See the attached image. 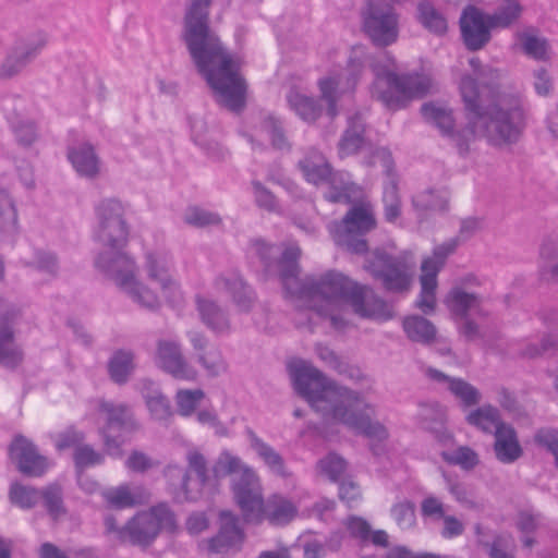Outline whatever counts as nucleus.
Masks as SVG:
<instances>
[{
	"label": "nucleus",
	"instance_id": "27",
	"mask_svg": "<svg viewBox=\"0 0 558 558\" xmlns=\"http://www.w3.org/2000/svg\"><path fill=\"white\" fill-rule=\"evenodd\" d=\"M515 46L527 57L536 61H547L551 51L548 41L534 28H524L514 34Z\"/></svg>",
	"mask_w": 558,
	"mask_h": 558
},
{
	"label": "nucleus",
	"instance_id": "9",
	"mask_svg": "<svg viewBox=\"0 0 558 558\" xmlns=\"http://www.w3.org/2000/svg\"><path fill=\"white\" fill-rule=\"evenodd\" d=\"M104 524L111 538L138 546L150 545L161 531H178L174 514L163 504L138 512L124 526H119L113 515H107Z\"/></svg>",
	"mask_w": 558,
	"mask_h": 558
},
{
	"label": "nucleus",
	"instance_id": "53",
	"mask_svg": "<svg viewBox=\"0 0 558 558\" xmlns=\"http://www.w3.org/2000/svg\"><path fill=\"white\" fill-rule=\"evenodd\" d=\"M198 361L210 376H218L227 371V364L221 353L217 350L201 355Z\"/></svg>",
	"mask_w": 558,
	"mask_h": 558
},
{
	"label": "nucleus",
	"instance_id": "23",
	"mask_svg": "<svg viewBox=\"0 0 558 558\" xmlns=\"http://www.w3.org/2000/svg\"><path fill=\"white\" fill-rule=\"evenodd\" d=\"M46 45L43 35L33 36L17 43L0 66V76L11 77L17 74L31 60H33Z\"/></svg>",
	"mask_w": 558,
	"mask_h": 558
},
{
	"label": "nucleus",
	"instance_id": "26",
	"mask_svg": "<svg viewBox=\"0 0 558 558\" xmlns=\"http://www.w3.org/2000/svg\"><path fill=\"white\" fill-rule=\"evenodd\" d=\"M68 159L81 177L94 178L100 172V160L87 143L69 148Z\"/></svg>",
	"mask_w": 558,
	"mask_h": 558
},
{
	"label": "nucleus",
	"instance_id": "29",
	"mask_svg": "<svg viewBox=\"0 0 558 558\" xmlns=\"http://www.w3.org/2000/svg\"><path fill=\"white\" fill-rule=\"evenodd\" d=\"M214 294L198 293L195 296L196 308L204 324L215 332H225L229 330V320L226 314L217 306L213 300Z\"/></svg>",
	"mask_w": 558,
	"mask_h": 558
},
{
	"label": "nucleus",
	"instance_id": "5",
	"mask_svg": "<svg viewBox=\"0 0 558 558\" xmlns=\"http://www.w3.org/2000/svg\"><path fill=\"white\" fill-rule=\"evenodd\" d=\"M288 371L295 391L327 420L366 436L372 444L388 438L387 428L373 420L374 405L363 396L329 381L308 361L292 359Z\"/></svg>",
	"mask_w": 558,
	"mask_h": 558
},
{
	"label": "nucleus",
	"instance_id": "63",
	"mask_svg": "<svg viewBox=\"0 0 558 558\" xmlns=\"http://www.w3.org/2000/svg\"><path fill=\"white\" fill-rule=\"evenodd\" d=\"M444 526L441 536L445 538H454L460 536L464 531V524L453 515H444Z\"/></svg>",
	"mask_w": 558,
	"mask_h": 558
},
{
	"label": "nucleus",
	"instance_id": "28",
	"mask_svg": "<svg viewBox=\"0 0 558 558\" xmlns=\"http://www.w3.org/2000/svg\"><path fill=\"white\" fill-rule=\"evenodd\" d=\"M140 390L153 420L163 422L173 415L169 400L154 381L143 380Z\"/></svg>",
	"mask_w": 558,
	"mask_h": 558
},
{
	"label": "nucleus",
	"instance_id": "13",
	"mask_svg": "<svg viewBox=\"0 0 558 558\" xmlns=\"http://www.w3.org/2000/svg\"><path fill=\"white\" fill-rule=\"evenodd\" d=\"M94 409L97 412L98 423L104 424L101 434L107 452L110 456L119 457L121 446L129 440L130 435L136 428L130 409L122 403L104 400L96 401Z\"/></svg>",
	"mask_w": 558,
	"mask_h": 558
},
{
	"label": "nucleus",
	"instance_id": "52",
	"mask_svg": "<svg viewBox=\"0 0 558 558\" xmlns=\"http://www.w3.org/2000/svg\"><path fill=\"white\" fill-rule=\"evenodd\" d=\"M541 256L547 263L546 270L553 280L558 281V243L548 241L541 247Z\"/></svg>",
	"mask_w": 558,
	"mask_h": 558
},
{
	"label": "nucleus",
	"instance_id": "25",
	"mask_svg": "<svg viewBox=\"0 0 558 558\" xmlns=\"http://www.w3.org/2000/svg\"><path fill=\"white\" fill-rule=\"evenodd\" d=\"M106 504L116 509L131 508L148 499V493L138 485L121 484L101 492Z\"/></svg>",
	"mask_w": 558,
	"mask_h": 558
},
{
	"label": "nucleus",
	"instance_id": "24",
	"mask_svg": "<svg viewBox=\"0 0 558 558\" xmlns=\"http://www.w3.org/2000/svg\"><path fill=\"white\" fill-rule=\"evenodd\" d=\"M220 532L209 542V549L216 554H226L236 548L243 541V532L238 525V519L229 511L220 514Z\"/></svg>",
	"mask_w": 558,
	"mask_h": 558
},
{
	"label": "nucleus",
	"instance_id": "42",
	"mask_svg": "<svg viewBox=\"0 0 558 558\" xmlns=\"http://www.w3.org/2000/svg\"><path fill=\"white\" fill-rule=\"evenodd\" d=\"M17 232V215L8 193L0 192V236L10 239Z\"/></svg>",
	"mask_w": 558,
	"mask_h": 558
},
{
	"label": "nucleus",
	"instance_id": "18",
	"mask_svg": "<svg viewBox=\"0 0 558 558\" xmlns=\"http://www.w3.org/2000/svg\"><path fill=\"white\" fill-rule=\"evenodd\" d=\"M368 166L379 165L386 174L384 182V213L388 222H398L401 216V201L398 193L397 175L392 170V159L390 151L386 148L376 149L371 160L366 162Z\"/></svg>",
	"mask_w": 558,
	"mask_h": 558
},
{
	"label": "nucleus",
	"instance_id": "21",
	"mask_svg": "<svg viewBox=\"0 0 558 558\" xmlns=\"http://www.w3.org/2000/svg\"><path fill=\"white\" fill-rule=\"evenodd\" d=\"M156 363L177 379L195 380L197 377L196 369L184 360L180 345L174 340L159 341Z\"/></svg>",
	"mask_w": 558,
	"mask_h": 558
},
{
	"label": "nucleus",
	"instance_id": "45",
	"mask_svg": "<svg viewBox=\"0 0 558 558\" xmlns=\"http://www.w3.org/2000/svg\"><path fill=\"white\" fill-rule=\"evenodd\" d=\"M204 399L205 392L202 389H179L174 396L177 411L181 416L190 417Z\"/></svg>",
	"mask_w": 558,
	"mask_h": 558
},
{
	"label": "nucleus",
	"instance_id": "59",
	"mask_svg": "<svg viewBox=\"0 0 558 558\" xmlns=\"http://www.w3.org/2000/svg\"><path fill=\"white\" fill-rule=\"evenodd\" d=\"M349 534L362 542H367L369 537V524L362 518L350 517L345 522Z\"/></svg>",
	"mask_w": 558,
	"mask_h": 558
},
{
	"label": "nucleus",
	"instance_id": "10",
	"mask_svg": "<svg viewBox=\"0 0 558 558\" xmlns=\"http://www.w3.org/2000/svg\"><path fill=\"white\" fill-rule=\"evenodd\" d=\"M366 62L368 57L365 47L354 46L345 69H333L317 81L320 99L326 104L325 113L329 119L338 114L342 96L355 88Z\"/></svg>",
	"mask_w": 558,
	"mask_h": 558
},
{
	"label": "nucleus",
	"instance_id": "22",
	"mask_svg": "<svg viewBox=\"0 0 558 558\" xmlns=\"http://www.w3.org/2000/svg\"><path fill=\"white\" fill-rule=\"evenodd\" d=\"M10 456L17 463L19 470L31 476H39L50 466L48 459L40 456L33 444L22 436L13 440Z\"/></svg>",
	"mask_w": 558,
	"mask_h": 558
},
{
	"label": "nucleus",
	"instance_id": "40",
	"mask_svg": "<svg viewBox=\"0 0 558 558\" xmlns=\"http://www.w3.org/2000/svg\"><path fill=\"white\" fill-rule=\"evenodd\" d=\"M523 13V5L518 0H507L505 5L488 14L490 26L506 29L513 25Z\"/></svg>",
	"mask_w": 558,
	"mask_h": 558
},
{
	"label": "nucleus",
	"instance_id": "57",
	"mask_svg": "<svg viewBox=\"0 0 558 558\" xmlns=\"http://www.w3.org/2000/svg\"><path fill=\"white\" fill-rule=\"evenodd\" d=\"M74 460L78 470L93 466L102 462V456L88 446L76 448Z\"/></svg>",
	"mask_w": 558,
	"mask_h": 558
},
{
	"label": "nucleus",
	"instance_id": "56",
	"mask_svg": "<svg viewBox=\"0 0 558 558\" xmlns=\"http://www.w3.org/2000/svg\"><path fill=\"white\" fill-rule=\"evenodd\" d=\"M447 487L450 494L460 505L471 509L476 508L477 505L474 500L472 492L469 490L463 484L447 480Z\"/></svg>",
	"mask_w": 558,
	"mask_h": 558
},
{
	"label": "nucleus",
	"instance_id": "36",
	"mask_svg": "<svg viewBox=\"0 0 558 558\" xmlns=\"http://www.w3.org/2000/svg\"><path fill=\"white\" fill-rule=\"evenodd\" d=\"M363 133L362 117L360 114L350 117L348 129L339 143V155L341 158L355 154L363 146Z\"/></svg>",
	"mask_w": 558,
	"mask_h": 558
},
{
	"label": "nucleus",
	"instance_id": "11",
	"mask_svg": "<svg viewBox=\"0 0 558 558\" xmlns=\"http://www.w3.org/2000/svg\"><path fill=\"white\" fill-rule=\"evenodd\" d=\"M398 0H366L362 11V31L373 44L387 47L398 40L400 16Z\"/></svg>",
	"mask_w": 558,
	"mask_h": 558
},
{
	"label": "nucleus",
	"instance_id": "4",
	"mask_svg": "<svg viewBox=\"0 0 558 558\" xmlns=\"http://www.w3.org/2000/svg\"><path fill=\"white\" fill-rule=\"evenodd\" d=\"M211 0H191L184 15L182 38L198 73L211 88L216 100L230 110L245 102L246 85L240 73L241 62L229 53L209 29Z\"/></svg>",
	"mask_w": 558,
	"mask_h": 558
},
{
	"label": "nucleus",
	"instance_id": "1",
	"mask_svg": "<svg viewBox=\"0 0 558 558\" xmlns=\"http://www.w3.org/2000/svg\"><path fill=\"white\" fill-rule=\"evenodd\" d=\"M473 75L462 76L459 89L464 104L466 123L456 129L451 110L441 104H425L424 119L436 125L463 154L478 138L497 147L515 143L524 128V111L518 96L501 92V74L490 66H482L478 59L469 61Z\"/></svg>",
	"mask_w": 558,
	"mask_h": 558
},
{
	"label": "nucleus",
	"instance_id": "34",
	"mask_svg": "<svg viewBox=\"0 0 558 558\" xmlns=\"http://www.w3.org/2000/svg\"><path fill=\"white\" fill-rule=\"evenodd\" d=\"M438 441L444 445L440 454L450 464L459 465L464 470L473 469L478 463L477 454L469 447H448L452 438L449 434L438 436Z\"/></svg>",
	"mask_w": 558,
	"mask_h": 558
},
{
	"label": "nucleus",
	"instance_id": "30",
	"mask_svg": "<svg viewBox=\"0 0 558 558\" xmlns=\"http://www.w3.org/2000/svg\"><path fill=\"white\" fill-rule=\"evenodd\" d=\"M214 290L216 294L225 292L231 294L241 312L248 311L254 301L253 291L243 283L238 275H231L230 278H218L215 281Z\"/></svg>",
	"mask_w": 558,
	"mask_h": 558
},
{
	"label": "nucleus",
	"instance_id": "43",
	"mask_svg": "<svg viewBox=\"0 0 558 558\" xmlns=\"http://www.w3.org/2000/svg\"><path fill=\"white\" fill-rule=\"evenodd\" d=\"M466 421L469 424L487 433H495L497 428L506 425L500 422L498 410L490 405H484L470 412Z\"/></svg>",
	"mask_w": 558,
	"mask_h": 558
},
{
	"label": "nucleus",
	"instance_id": "33",
	"mask_svg": "<svg viewBox=\"0 0 558 558\" xmlns=\"http://www.w3.org/2000/svg\"><path fill=\"white\" fill-rule=\"evenodd\" d=\"M287 101L291 110H293L303 121L315 122L322 117L324 110L313 97H310L296 88L291 89L287 95Z\"/></svg>",
	"mask_w": 558,
	"mask_h": 558
},
{
	"label": "nucleus",
	"instance_id": "61",
	"mask_svg": "<svg viewBox=\"0 0 558 558\" xmlns=\"http://www.w3.org/2000/svg\"><path fill=\"white\" fill-rule=\"evenodd\" d=\"M253 194L255 197V202L259 207L266 210L276 209L275 196L267 189L262 186L260 183L253 182Z\"/></svg>",
	"mask_w": 558,
	"mask_h": 558
},
{
	"label": "nucleus",
	"instance_id": "60",
	"mask_svg": "<svg viewBox=\"0 0 558 558\" xmlns=\"http://www.w3.org/2000/svg\"><path fill=\"white\" fill-rule=\"evenodd\" d=\"M421 512L423 517L440 519L445 515L444 504L439 498L428 496L421 504Z\"/></svg>",
	"mask_w": 558,
	"mask_h": 558
},
{
	"label": "nucleus",
	"instance_id": "20",
	"mask_svg": "<svg viewBox=\"0 0 558 558\" xmlns=\"http://www.w3.org/2000/svg\"><path fill=\"white\" fill-rule=\"evenodd\" d=\"M460 26L463 40L471 50L483 48L490 40V32L494 29L488 21V13L474 5L463 10Z\"/></svg>",
	"mask_w": 558,
	"mask_h": 558
},
{
	"label": "nucleus",
	"instance_id": "62",
	"mask_svg": "<svg viewBox=\"0 0 558 558\" xmlns=\"http://www.w3.org/2000/svg\"><path fill=\"white\" fill-rule=\"evenodd\" d=\"M196 420L199 424L208 425L216 429L217 434H225V428L220 424L218 415L213 408H203L196 413Z\"/></svg>",
	"mask_w": 558,
	"mask_h": 558
},
{
	"label": "nucleus",
	"instance_id": "35",
	"mask_svg": "<svg viewBox=\"0 0 558 558\" xmlns=\"http://www.w3.org/2000/svg\"><path fill=\"white\" fill-rule=\"evenodd\" d=\"M248 138L252 144L255 141L262 142L265 138H268L271 145L278 149H282L287 146V141L280 126V123L272 116L265 117L260 125L255 128L253 132L248 135Z\"/></svg>",
	"mask_w": 558,
	"mask_h": 558
},
{
	"label": "nucleus",
	"instance_id": "12",
	"mask_svg": "<svg viewBox=\"0 0 558 558\" xmlns=\"http://www.w3.org/2000/svg\"><path fill=\"white\" fill-rule=\"evenodd\" d=\"M299 165L308 183L329 186L326 198L330 202H350L357 189L354 183L350 182L347 173H332L325 157L316 150L310 151Z\"/></svg>",
	"mask_w": 558,
	"mask_h": 558
},
{
	"label": "nucleus",
	"instance_id": "64",
	"mask_svg": "<svg viewBox=\"0 0 558 558\" xmlns=\"http://www.w3.org/2000/svg\"><path fill=\"white\" fill-rule=\"evenodd\" d=\"M533 76V85L536 94L539 96H547L553 88V82L548 72L545 69H538L534 71Z\"/></svg>",
	"mask_w": 558,
	"mask_h": 558
},
{
	"label": "nucleus",
	"instance_id": "55",
	"mask_svg": "<svg viewBox=\"0 0 558 558\" xmlns=\"http://www.w3.org/2000/svg\"><path fill=\"white\" fill-rule=\"evenodd\" d=\"M12 130L16 141L22 146L32 145L37 138V133L33 123L26 120H17L12 122Z\"/></svg>",
	"mask_w": 558,
	"mask_h": 558
},
{
	"label": "nucleus",
	"instance_id": "3",
	"mask_svg": "<svg viewBox=\"0 0 558 558\" xmlns=\"http://www.w3.org/2000/svg\"><path fill=\"white\" fill-rule=\"evenodd\" d=\"M186 460L189 470L196 477L186 474L182 482L185 499L196 500L211 495L220 477L233 475L232 492L234 499L248 523L268 521L274 525H284L298 517L296 505L288 497L274 494L266 500L263 498V487L256 472L244 464L241 459L229 451H222L218 457L213 472L206 468L205 458L196 450H191Z\"/></svg>",
	"mask_w": 558,
	"mask_h": 558
},
{
	"label": "nucleus",
	"instance_id": "31",
	"mask_svg": "<svg viewBox=\"0 0 558 558\" xmlns=\"http://www.w3.org/2000/svg\"><path fill=\"white\" fill-rule=\"evenodd\" d=\"M427 374L432 379L446 384L451 393L464 405L470 407L476 404L480 401V392L469 383L462 379L450 378L433 368H429Z\"/></svg>",
	"mask_w": 558,
	"mask_h": 558
},
{
	"label": "nucleus",
	"instance_id": "32",
	"mask_svg": "<svg viewBox=\"0 0 558 558\" xmlns=\"http://www.w3.org/2000/svg\"><path fill=\"white\" fill-rule=\"evenodd\" d=\"M495 452L504 463L515 461L522 453L513 428L509 425L501 426L495 432Z\"/></svg>",
	"mask_w": 558,
	"mask_h": 558
},
{
	"label": "nucleus",
	"instance_id": "8",
	"mask_svg": "<svg viewBox=\"0 0 558 558\" xmlns=\"http://www.w3.org/2000/svg\"><path fill=\"white\" fill-rule=\"evenodd\" d=\"M124 207L118 199H104L96 207L97 225L95 240L102 245L95 258L96 268L108 279L113 280V271L120 270L118 259L129 256L124 252L129 238V228L124 221Z\"/></svg>",
	"mask_w": 558,
	"mask_h": 558
},
{
	"label": "nucleus",
	"instance_id": "37",
	"mask_svg": "<svg viewBox=\"0 0 558 558\" xmlns=\"http://www.w3.org/2000/svg\"><path fill=\"white\" fill-rule=\"evenodd\" d=\"M448 193L444 190H426L413 197V207L418 217L425 213L440 211L446 208Z\"/></svg>",
	"mask_w": 558,
	"mask_h": 558
},
{
	"label": "nucleus",
	"instance_id": "49",
	"mask_svg": "<svg viewBox=\"0 0 558 558\" xmlns=\"http://www.w3.org/2000/svg\"><path fill=\"white\" fill-rule=\"evenodd\" d=\"M391 517L400 529H411L415 524L414 505L411 501H401L393 505Z\"/></svg>",
	"mask_w": 558,
	"mask_h": 558
},
{
	"label": "nucleus",
	"instance_id": "58",
	"mask_svg": "<svg viewBox=\"0 0 558 558\" xmlns=\"http://www.w3.org/2000/svg\"><path fill=\"white\" fill-rule=\"evenodd\" d=\"M514 543L510 536H498L490 546L492 558H513Z\"/></svg>",
	"mask_w": 558,
	"mask_h": 558
},
{
	"label": "nucleus",
	"instance_id": "46",
	"mask_svg": "<svg viewBox=\"0 0 558 558\" xmlns=\"http://www.w3.org/2000/svg\"><path fill=\"white\" fill-rule=\"evenodd\" d=\"M109 374L116 383H124L134 368L133 355L129 351L116 352L109 361Z\"/></svg>",
	"mask_w": 558,
	"mask_h": 558
},
{
	"label": "nucleus",
	"instance_id": "41",
	"mask_svg": "<svg viewBox=\"0 0 558 558\" xmlns=\"http://www.w3.org/2000/svg\"><path fill=\"white\" fill-rule=\"evenodd\" d=\"M403 329L407 336L417 342H429L436 335L434 325L424 317L412 315L403 320Z\"/></svg>",
	"mask_w": 558,
	"mask_h": 558
},
{
	"label": "nucleus",
	"instance_id": "50",
	"mask_svg": "<svg viewBox=\"0 0 558 558\" xmlns=\"http://www.w3.org/2000/svg\"><path fill=\"white\" fill-rule=\"evenodd\" d=\"M556 349H558V328L545 335L538 344L529 342L521 354L525 357H535L546 351Z\"/></svg>",
	"mask_w": 558,
	"mask_h": 558
},
{
	"label": "nucleus",
	"instance_id": "44",
	"mask_svg": "<svg viewBox=\"0 0 558 558\" xmlns=\"http://www.w3.org/2000/svg\"><path fill=\"white\" fill-rule=\"evenodd\" d=\"M21 356V351L13 342L12 330L7 319L0 320V362L7 366H13Z\"/></svg>",
	"mask_w": 558,
	"mask_h": 558
},
{
	"label": "nucleus",
	"instance_id": "16",
	"mask_svg": "<svg viewBox=\"0 0 558 558\" xmlns=\"http://www.w3.org/2000/svg\"><path fill=\"white\" fill-rule=\"evenodd\" d=\"M444 303L453 319L459 324L462 333L469 338H474L478 331L472 318L484 315L482 299L472 292H468L461 286H454L445 296Z\"/></svg>",
	"mask_w": 558,
	"mask_h": 558
},
{
	"label": "nucleus",
	"instance_id": "48",
	"mask_svg": "<svg viewBox=\"0 0 558 558\" xmlns=\"http://www.w3.org/2000/svg\"><path fill=\"white\" fill-rule=\"evenodd\" d=\"M317 469L322 475L328 477L331 481H338L344 473L347 463L336 453H329L318 462Z\"/></svg>",
	"mask_w": 558,
	"mask_h": 558
},
{
	"label": "nucleus",
	"instance_id": "7",
	"mask_svg": "<svg viewBox=\"0 0 558 558\" xmlns=\"http://www.w3.org/2000/svg\"><path fill=\"white\" fill-rule=\"evenodd\" d=\"M372 66L375 75L372 96L388 109H399L410 99L423 97L434 87L432 77L424 72L397 74L395 60L386 52Z\"/></svg>",
	"mask_w": 558,
	"mask_h": 558
},
{
	"label": "nucleus",
	"instance_id": "2",
	"mask_svg": "<svg viewBox=\"0 0 558 558\" xmlns=\"http://www.w3.org/2000/svg\"><path fill=\"white\" fill-rule=\"evenodd\" d=\"M300 254L299 246L290 244L276 265L284 289L299 311L298 324H304L302 316H305L308 324L324 319L341 330L348 325L351 312L375 320H387L392 316L390 306L371 288L340 271L329 270L301 280L298 277Z\"/></svg>",
	"mask_w": 558,
	"mask_h": 558
},
{
	"label": "nucleus",
	"instance_id": "6",
	"mask_svg": "<svg viewBox=\"0 0 558 558\" xmlns=\"http://www.w3.org/2000/svg\"><path fill=\"white\" fill-rule=\"evenodd\" d=\"M120 270H114L112 282L133 303L148 310L166 304L180 311L185 295L173 275V259L163 247L149 250L145 254L144 270L148 283L137 277V266L131 256H120Z\"/></svg>",
	"mask_w": 558,
	"mask_h": 558
},
{
	"label": "nucleus",
	"instance_id": "14",
	"mask_svg": "<svg viewBox=\"0 0 558 558\" xmlns=\"http://www.w3.org/2000/svg\"><path fill=\"white\" fill-rule=\"evenodd\" d=\"M374 227L373 207L368 203H363L352 207L341 222L331 223L329 231L337 245L353 253H364L367 245L362 236Z\"/></svg>",
	"mask_w": 558,
	"mask_h": 558
},
{
	"label": "nucleus",
	"instance_id": "39",
	"mask_svg": "<svg viewBox=\"0 0 558 558\" xmlns=\"http://www.w3.org/2000/svg\"><path fill=\"white\" fill-rule=\"evenodd\" d=\"M417 19L429 32L442 35L448 28L447 19L428 0L417 4Z\"/></svg>",
	"mask_w": 558,
	"mask_h": 558
},
{
	"label": "nucleus",
	"instance_id": "47",
	"mask_svg": "<svg viewBox=\"0 0 558 558\" xmlns=\"http://www.w3.org/2000/svg\"><path fill=\"white\" fill-rule=\"evenodd\" d=\"M342 537L339 533H333L326 546L316 538L306 541L303 544L304 558H324L326 556V547L332 551L337 550L341 545Z\"/></svg>",
	"mask_w": 558,
	"mask_h": 558
},
{
	"label": "nucleus",
	"instance_id": "17",
	"mask_svg": "<svg viewBox=\"0 0 558 558\" xmlns=\"http://www.w3.org/2000/svg\"><path fill=\"white\" fill-rule=\"evenodd\" d=\"M456 248V242L449 241L435 247L433 255L422 260L421 292L416 306L425 314H429L436 306L437 275L445 264L447 256Z\"/></svg>",
	"mask_w": 558,
	"mask_h": 558
},
{
	"label": "nucleus",
	"instance_id": "19",
	"mask_svg": "<svg viewBox=\"0 0 558 558\" xmlns=\"http://www.w3.org/2000/svg\"><path fill=\"white\" fill-rule=\"evenodd\" d=\"M43 498L45 506L53 519H58L64 511L61 500V490L58 486H49L44 492L19 483L12 484L10 488L11 501L23 509L34 507Z\"/></svg>",
	"mask_w": 558,
	"mask_h": 558
},
{
	"label": "nucleus",
	"instance_id": "54",
	"mask_svg": "<svg viewBox=\"0 0 558 558\" xmlns=\"http://www.w3.org/2000/svg\"><path fill=\"white\" fill-rule=\"evenodd\" d=\"M535 440L554 456L558 468V430L555 428H542L535 435Z\"/></svg>",
	"mask_w": 558,
	"mask_h": 558
},
{
	"label": "nucleus",
	"instance_id": "51",
	"mask_svg": "<svg viewBox=\"0 0 558 558\" xmlns=\"http://www.w3.org/2000/svg\"><path fill=\"white\" fill-rule=\"evenodd\" d=\"M184 221L195 227H206L219 222L216 214L198 207H190L184 213Z\"/></svg>",
	"mask_w": 558,
	"mask_h": 558
},
{
	"label": "nucleus",
	"instance_id": "38",
	"mask_svg": "<svg viewBox=\"0 0 558 558\" xmlns=\"http://www.w3.org/2000/svg\"><path fill=\"white\" fill-rule=\"evenodd\" d=\"M251 446L269 470L280 476L288 475L282 457L254 434L250 435Z\"/></svg>",
	"mask_w": 558,
	"mask_h": 558
},
{
	"label": "nucleus",
	"instance_id": "15",
	"mask_svg": "<svg viewBox=\"0 0 558 558\" xmlns=\"http://www.w3.org/2000/svg\"><path fill=\"white\" fill-rule=\"evenodd\" d=\"M365 268L379 278L385 288L390 291L408 290L412 283L415 262L410 253L390 257L379 252L372 255Z\"/></svg>",
	"mask_w": 558,
	"mask_h": 558
}]
</instances>
